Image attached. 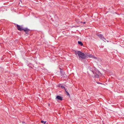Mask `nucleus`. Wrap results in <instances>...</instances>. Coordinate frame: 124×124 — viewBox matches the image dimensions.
I'll list each match as a JSON object with an SVG mask.
<instances>
[{
  "label": "nucleus",
  "instance_id": "nucleus-11",
  "mask_svg": "<svg viewBox=\"0 0 124 124\" xmlns=\"http://www.w3.org/2000/svg\"><path fill=\"white\" fill-rule=\"evenodd\" d=\"M46 121H44L43 120H41V122L42 123H43L44 124H45L46 122Z\"/></svg>",
  "mask_w": 124,
  "mask_h": 124
},
{
  "label": "nucleus",
  "instance_id": "nucleus-9",
  "mask_svg": "<svg viewBox=\"0 0 124 124\" xmlns=\"http://www.w3.org/2000/svg\"><path fill=\"white\" fill-rule=\"evenodd\" d=\"M78 44L80 45L81 46H82L83 45L82 42L81 41H78Z\"/></svg>",
  "mask_w": 124,
  "mask_h": 124
},
{
  "label": "nucleus",
  "instance_id": "nucleus-6",
  "mask_svg": "<svg viewBox=\"0 0 124 124\" xmlns=\"http://www.w3.org/2000/svg\"><path fill=\"white\" fill-rule=\"evenodd\" d=\"M86 56L87 57L93 58L95 59H97V58L96 57H95L94 55H92L91 54L89 55H86Z\"/></svg>",
  "mask_w": 124,
  "mask_h": 124
},
{
  "label": "nucleus",
  "instance_id": "nucleus-14",
  "mask_svg": "<svg viewBox=\"0 0 124 124\" xmlns=\"http://www.w3.org/2000/svg\"><path fill=\"white\" fill-rule=\"evenodd\" d=\"M23 123V124L24 123V122H22Z\"/></svg>",
  "mask_w": 124,
  "mask_h": 124
},
{
  "label": "nucleus",
  "instance_id": "nucleus-12",
  "mask_svg": "<svg viewBox=\"0 0 124 124\" xmlns=\"http://www.w3.org/2000/svg\"><path fill=\"white\" fill-rule=\"evenodd\" d=\"M85 23H86V22H81V23H83L84 24H85Z\"/></svg>",
  "mask_w": 124,
  "mask_h": 124
},
{
  "label": "nucleus",
  "instance_id": "nucleus-2",
  "mask_svg": "<svg viewBox=\"0 0 124 124\" xmlns=\"http://www.w3.org/2000/svg\"><path fill=\"white\" fill-rule=\"evenodd\" d=\"M91 71L93 72V74L94 75L95 77L97 78H99V75L100 73L99 71H96V72L92 70Z\"/></svg>",
  "mask_w": 124,
  "mask_h": 124
},
{
  "label": "nucleus",
  "instance_id": "nucleus-7",
  "mask_svg": "<svg viewBox=\"0 0 124 124\" xmlns=\"http://www.w3.org/2000/svg\"><path fill=\"white\" fill-rule=\"evenodd\" d=\"M58 100H59L60 101H62V98L60 96H57L56 97V98Z\"/></svg>",
  "mask_w": 124,
  "mask_h": 124
},
{
  "label": "nucleus",
  "instance_id": "nucleus-5",
  "mask_svg": "<svg viewBox=\"0 0 124 124\" xmlns=\"http://www.w3.org/2000/svg\"><path fill=\"white\" fill-rule=\"evenodd\" d=\"M23 30L25 32L26 34H28V32L30 31V30L27 28H23Z\"/></svg>",
  "mask_w": 124,
  "mask_h": 124
},
{
  "label": "nucleus",
  "instance_id": "nucleus-10",
  "mask_svg": "<svg viewBox=\"0 0 124 124\" xmlns=\"http://www.w3.org/2000/svg\"><path fill=\"white\" fill-rule=\"evenodd\" d=\"M65 91L66 92V93H67V95L68 96H70V94H69V93L66 91V90H65Z\"/></svg>",
  "mask_w": 124,
  "mask_h": 124
},
{
  "label": "nucleus",
  "instance_id": "nucleus-1",
  "mask_svg": "<svg viewBox=\"0 0 124 124\" xmlns=\"http://www.w3.org/2000/svg\"><path fill=\"white\" fill-rule=\"evenodd\" d=\"M77 54L79 57V58H81L82 59H85L86 57V55L83 53L79 51H78Z\"/></svg>",
  "mask_w": 124,
  "mask_h": 124
},
{
  "label": "nucleus",
  "instance_id": "nucleus-4",
  "mask_svg": "<svg viewBox=\"0 0 124 124\" xmlns=\"http://www.w3.org/2000/svg\"><path fill=\"white\" fill-rule=\"evenodd\" d=\"M97 36L100 38V39L103 40L105 42H106V41H104L103 39H104L105 40H107L106 39L104 38L103 35L102 34H99Z\"/></svg>",
  "mask_w": 124,
  "mask_h": 124
},
{
  "label": "nucleus",
  "instance_id": "nucleus-13",
  "mask_svg": "<svg viewBox=\"0 0 124 124\" xmlns=\"http://www.w3.org/2000/svg\"><path fill=\"white\" fill-rule=\"evenodd\" d=\"M97 83L98 84H101V83H99V82H98V83Z\"/></svg>",
  "mask_w": 124,
  "mask_h": 124
},
{
  "label": "nucleus",
  "instance_id": "nucleus-15",
  "mask_svg": "<svg viewBox=\"0 0 124 124\" xmlns=\"http://www.w3.org/2000/svg\"><path fill=\"white\" fill-rule=\"evenodd\" d=\"M107 41V42H108V41Z\"/></svg>",
  "mask_w": 124,
  "mask_h": 124
},
{
  "label": "nucleus",
  "instance_id": "nucleus-3",
  "mask_svg": "<svg viewBox=\"0 0 124 124\" xmlns=\"http://www.w3.org/2000/svg\"><path fill=\"white\" fill-rule=\"evenodd\" d=\"M16 27L17 29L19 31H22L23 30V28L22 26H20L16 24Z\"/></svg>",
  "mask_w": 124,
  "mask_h": 124
},
{
  "label": "nucleus",
  "instance_id": "nucleus-8",
  "mask_svg": "<svg viewBox=\"0 0 124 124\" xmlns=\"http://www.w3.org/2000/svg\"><path fill=\"white\" fill-rule=\"evenodd\" d=\"M61 85L60 84V85H58V86L59 87H61V88H62V89H64L65 90H65H66V89L65 88V87L63 86H62V85H61V86H60V85Z\"/></svg>",
  "mask_w": 124,
  "mask_h": 124
}]
</instances>
